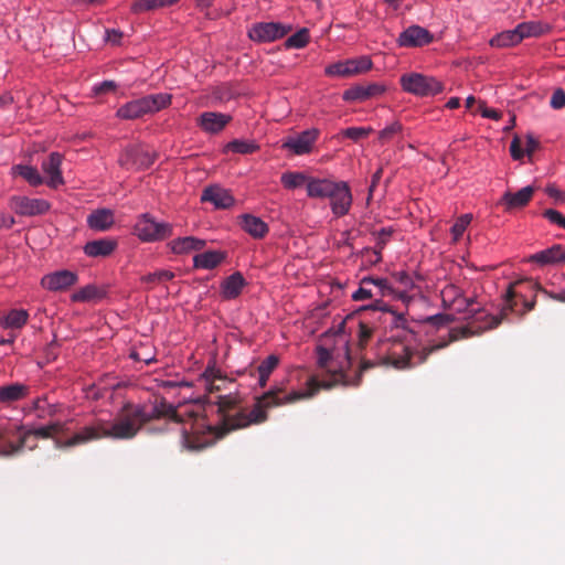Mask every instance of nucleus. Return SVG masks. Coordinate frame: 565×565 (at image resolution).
<instances>
[{"label":"nucleus","instance_id":"nucleus-1","mask_svg":"<svg viewBox=\"0 0 565 565\" xmlns=\"http://www.w3.org/2000/svg\"><path fill=\"white\" fill-rule=\"evenodd\" d=\"M470 312L471 315L467 317L468 323L463 327L452 328L449 331L448 340L427 345L420 351H414L406 343L405 339H399V337L393 339L387 343L386 352L379 362L362 359L359 372L353 379L347 373L352 365L348 345L345 347L343 361L340 363L334 361L331 351L323 347H318V365L329 374V381H317L315 377H311L308 381V391H292L289 393L281 386H274L255 398L256 402L250 411L241 406L238 396L233 394L220 395L215 402L220 416V425L215 427V436L222 438L233 430L263 424L268 419V409L310 398L321 387L330 388L337 384L358 386L361 382L362 373L377 364L391 365L397 370H406L419 365L426 362L431 353L446 348L449 343L484 332V310H471Z\"/></svg>","mask_w":565,"mask_h":565},{"label":"nucleus","instance_id":"nucleus-2","mask_svg":"<svg viewBox=\"0 0 565 565\" xmlns=\"http://www.w3.org/2000/svg\"><path fill=\"white\" fill-rule=\"evenodd\" d=\"M168 417L178 420L174 407L164 398L148 411L143 404L125 403L115 420L94 419L79 428L72 437L57 441L58 447L71 448L99 439L129 440L135 438L148 423Z\"/></svg>","mask_w":565,"mask_h":565},{"label":"nucleus","instance_id":"nucleus-3","mask_svg":"<svg viewBox=\"0 0 565 565\" xmlns=\"http://www.w3.org/2000/svg\"><path fill=\"white\" fill-rule=\"evenodd\" d=\"M29 436L41 439L53 437L47 425L24 430L20 425L0 424V456L9 457L19 454L24 448Z\"/></svg>","mask_w":565,"mask_h":565},{"label":"nucleus","instance_id":"nucleus-4","mask_svg":"<svg viewBox=\"0 0 565 565\" xmlns=\"http://www.w3.org/2000/svg\"><path fill=\"white\" fill-rule=\"evenodd\" d=\"M171 103V95L159 93L126 103L117 109L116 116L124 120H135L154 114Z\"/></svg>","mask_w":565,"mask_h":565},{"label":"nucleus","instance_id":"nucleus-5","mask_svg":"<svg viewBox=\"0 0 565 565\" xmlns=\"http://www.w3.org/2000/svg\"><path fill=\"white\" fill-rule=\"evenodd\" d=\"M399 83L405 92L418 97L435 96L444 90L440 81L420 73L404 74L401 76Z\"/></svg>","mask_w":565,"mask_h":565},{"label":"nucleus","instance_id":"nucleus-6","mask_svg":"<svg viewBox=\"0 0 565 565\" xmlns=\"http://www.w3.org/2000/svg\"><path fill=\"white\" fill-rule=\"evenodd\" d=\"M135 233L143 242L162 241L172 235V225L157 222L150 214H143L135 225Z\"/></svg>","mask_w":565,"mask_h":565},{"label":"nucleus","instance_id":"nucleus-7","mask_svg":"<svg viewBox=\"0 0 565 565\" xmlns=\"http://www.w3.org/2000/svg\"><path fill=\"white\" fill-rule=\"evenodd\" d=\"M156 152L141 145L128 146L119 157V164L126 169L141 170L153 164Z\"/></svg>","mask_w":565,"mask_h":565},{"label":"nucleus","instance_id":"nucleus-8","mask_svg":"<svg viewBox=\"0 0 565 565\" xmlns=\"http://www.w3.org/2000/svg\"><path fill=\"white\" fill-rule=\"evenodd\" d=\"M291 30V25L280 22H258L250 26L248 36L255 42L267 43L284 38Z\"/></svg>","mask_w":565,"mask_h":565},{"label":"nucleus","instance_id":"nucleus-9","mask_svg":"<svg viewBox=\"0 0 565 565\" xmlns=\"http://www.w3.org/2000/svg\"><path fill=\"white\" fill-rule=\"evenodd\" d=\"M9 206L20 216H38L45 214L51 204L44 199H31L23 195H12L9 199Z\"/></svg>","mask_w":565,"mask_h":565},{"label":"nucleus","instance_id":"nucleus-10","mask_svg":"<svg viewBox=\"0 0 565 565\" xmlns=\"http://www.w3.org/2000/svg\"><path fill=\"white\" fill-rule=\"evenodd\" d=\"M320 135L319 129H307L295 137L287 138L282 148L292 151L297 156L310 153Z\"/></svg>","mask_w":565,"mask_h":565},{"label":"nucleus","instance_id":"nucleus-11","mask_svg":"<svg viewBox=\"0 0 565 565\" xmlns=\"http://www.w3.org/2000/svg\"><path fill=\"white\" fill-rule=\"evenodd\" d=\"M328 199H330L331 210L335 216L340 217L349 213L352 204V194L347 182H335L334 189Z\"/></svg>","mask_w":565,"mask_h":565},{"label":"nucleus","instance_id":"nucleus-12","mask_svg":"<svg viewBox=\"0 0 565 565\" xmlns=\"http://www.w3.org/2000/svg\"><path fill=\"white\" fill-rule=\"evenodd\" d=\"M78 281L76 273L63 269L43 276L41 285L50 291H65Z\"/></svg>","mask_w":565,"mask_h":565},{"label":"nucleus","instance_id":"nucleus-13","mask_svg":"<svg viewBox=\"0 0 565 565\" xmlns=\"http://www.w3.org/2000/svg\"><path fill=\"white\" fill-rule=\"evenodd\" d=\"M535 190V186L527 185L516 192L505 191L499 204L502 205L507 212L523 209L532 200Z\"/></svg>","mask_w":565,"mask_h":565},{"label":"nucleus","instance_id":"nucleus-14","mask_svg":"<svg viewBox=\"0 0 565 565\" xmlns=\"http://www.w3.org/2000/svg\"><path fill=\"white\" fill-rule=\"evenodd\" d=\"M232 119L233 117L228 114L204 111L198 117L196 124L204 132L215 135L221 132Z\"/></svg>","mask_w":565,"mask_h":565},{"label":"nucleus","instance_id":"nucleus-15","mask_svg":"<svg viewBox=\"0 0 565 565\" xmlns=\"http://www.w3.org/2000/svg\"><path fill=\"white\" fill-rule=\"evenodd\" d=\"M62 161L63 156L61 153L52 152L49 158L42 162V170L46 174L45 183L51 189H57L65 182L61 170Z\"/></svg>","mask_w":565,"mask_h":565},{"label":"nucleus","instance_id":"nucleus-16","mask_svg":"<svg viewBox=\"0 0 565 565\" xmlns=\"http://www.w3.org/2000/svg\"><path fill=\"white\" fill-rule=\"evenodd\" d=\"M385 92V87L377 83H371L366 85H354L344 90L342 98L345 102H364L370 98L382 95Z\"/></svg>","mask_w":565,"mask_h":565},{"label":"nucleus","instance_id":"nucleus-17","mask_svg":"<svg viewBox=\"0 0 565 565\" xmlns=\"http://www.w3.org/2000/svg\"><path fill=\"white\" fill-rule=\"evenodd\" d=\"M397 41L401 46L405 47L423 46L433 41V35L425 28L412 25L399 34Z\"/></svg>","mask_w":565,"mask_h":565},{"label":"nucleus","instance_id":"nucleus-18","mask_svg":"<svg viewBox=\"0 0 565 565\" xmlns=\"http://www.w3.org/2000/svg\"><path fill=\"white\" fill-rule=\"evenodd\" d=\"M201 201L210 202L216 209H228L235 202L231 192L218 185H211L205 188L202 192Z\"/></svg>","mask_w":565,"mask_h":565},{"label":"nucleus","instance_id":"nucleus-19","mask_svg":"<svg viewBox=\"0 0 565 565\" xmlns=\"http://www.w3.org/2000/svg\"><path fill=\"white\" fill-rule=\"evenodd\" d=\"M117 248V241L105 237L87 242L84 246V253L89 257H107Z\"/></svg>","mask_w":565,"mask_h":565},{"label":"nucleus","instance_id":"nucleus-20","mask_svg":"<svg viewBox=\"0 0 565 565\" xmlns=\"http://www.w3.org/2000/svg\"><path fill=\"white\" fill-rule=\"evenodd\" d=\"M529 262L536 263L541 266L565 262V250L562 245L556 244L531 255Z\"/></svg>","mask_w":565,"mask_h":565},{"label":"nucleus","instance_id":"nucleus-21","mask_svg":"<svg viewBox=\"0 0 565 565\" xmlns=\"http://www.w3.org/2000/svg\"><path fill=\"white\" fill-rule=\"evenodd\" d=\"M29 320V312L24 309H11L7 313L0 311V326L11 332L21 330Z\"/></svg>","mask_w":565,"mask_h":565},{"label":"nucleus","instance_id":"nucleus-22","mask_svg":"<svg viewBox=\"0 0 565 565\" xmlns=\"http://www.w3.org/2000/svg\"><path fill=\"white\" fill-rule=\"evenodd\" d=\"M114 223V212L109 209L95 210L87 216V225L94 231L106 232Z\"/></svg>","mask_w":565,"mask_h":565},{"label":"nucleus","instance_id":"nucleus-23","mask_svg":"<svg viewBox=\"0 0 565 565\" xmlns=\"http://www.w3.org/2000/svg\"><path fill=\"white\" fill-rule=\"evenodd\" d=\"M245 285L246 280L239 271L230 275L221 284L222 298L225 300L236 299Z\"/></svg>","mask_w":565,"mask_h":565},{"label":"nucleus","instance_id":"nucleus-24","mask_svg":"<svg viewBox=\"0 0 565 565\" xmlns=\"http://www.w3.org/2000/svg\"><path fill=\"white\" fill-rule=\"evenodd\" d=\"M239 225L256 239L265 237L269 231L268 225L260 217L252 214H243L239 216Z\"/></svg>","mask_w":565,"mask_h":565},{"label":"nucleus","instance_id":"nucleus-25","mask_svg":"<svg viewBox=\"0 0 565 565\" xmlns=\"http://www.w3.org/2000/svg\"><path fill=\"white\" fill-rule=\"evenodd\" d=\"M29 394V387L22 383H12L0 386V403L11 404L25 398Z\"/></svg>","mask_w":565,"mask_h":565},{"label":"nucleus","instance_id":"nucleus-26","mask_svg":"<svg viewBox=\"0 0 565 565\" xmlns=\"http://www.w3.org/2000/svg\"><path fill=\"white\" fill-rule=\"evenodd\" d=\"M393 234L392 228H382L380 232L374 233L375 235V247L370 248L365 247L361 250V254L364 256L369 253L374 255V259H371V264H377L382 260V250L385 248L387 243L391 241V236Z\"/></svg>","mask_w":565,"mask_h":565},{"label":"nucleus","instance_id":"nucleus-27","mask_svg":"<svg viewBox=\"0 0 565 565\" xmlns=\"http://www.w3.org/2000/svg\"><path fill=\"white\" fill-rule=\"evenodd\" d=\"M335 181L328 179H308L307 193L310 198H328L334 189Z\"/></svg>","mask_w":565,"mask_h":565},{"label":"nucleus","instance_id":"nucleus-28","mask_svg":"<svg viewBox=\"0 0 565 565\" xmlns=\"http://www.w3.org/2000/svg\"><path fill=\"white\" fill-rule=\"evenodd\" d=\"M521 39L537 38L551 31V25L541 21H526L516 25Z\"/></svg>","mask_w":565,"mask_h":565},{"label":"nucleus","instance_id":"nucleus-29","mask_svg":"<svg viewBox=\"0 0 565 565\" xmlns=\"http://www.w3.org/2000/svg\"><path fill=\"white\" fill-rule=\"evenodd\" d=\"M224 258L225 255L223 253L216 250H209L195 255L193 257V264L195 268L213 269L216 266H218Z\"/></svg>","mask_w":565,"mask_h":565},{"label":"nucleus","instance_id":"nucleus-30","mask_svg":"<svg viewBox=\"0 0 565 565\" xmlns=\"http://www.w3.org/2000/svg\"><path fill=\"white\" fill-rule=\"evenodd\" d=\"M106 291L96 285H86L71 296L74 302H88L100 300L105 297Z\"/></svg>","mask_w":565,"mask_h":565},{"label":"nucleus","instance_id":"nucleus-31","mask_svg":"<svg viewBox=\"0 0 565 565\" xmlns=\"http://www.w3.org/2000/svg\"><path fill=\"white\" fill-rule=\"evenodd\" d=\"M12 174L24 179L31 186H39L44 183V178L38 169L32 166L17 164L12 167Z\"/></svg>","mask_w":565,"mask_h":565},{"label":"nucleus","instance_id":"nucleus-32","mask_svg":"<svg viewBox=\"0 0 565 565\" xmlns=\"http://www.w3.org/2000/svg\"><path fill=\"white\" fill-rule=\"evenodd\" d=\"M205 387L210 393L218 392L227 383V379L214 366H207L203 373Z\"/></svg>","mask_w":565,"mask_h":565},{"label":"nucleus","instance_id":"nucleus-33","mask_svg":"<svg viewBox=\"0 0 565 565\" xmlns=\"http://www.w3.org/2000/svg\"><path fill=\"white\" fill-rule=\"evenodd\" d=\"M204 241L195 238L193 236L178 238L171 243L172 250L175 254H183L191 250H200L204 247Z\"/></svg>","mask_w":565,"mask_h":565},{"label":"nucleus","instance_id":"nucleus-34","mask_svg":"<svg viewBox=\"0 0 565 565\" xmlns=\"http://www.w3.org/2000/svg\"><path fill=\"white\" fill-rule=\"evenodd\" d=\"M522 41L520 33L516 31V26L513 30L501 32L490 40L491 46L494 47H508L514 46Z\"/></svg>","mask_w":565,"mask_h":565},{"label":"nucleus","instance_id":"nucleus-35","mask_svg":"<svg viewBox=\"0 0 565 565\" xmlns=\"http://www.w3.org/2000/svg\"><path fill=\"white\" fill-rule=\"evenodd\" d=\"M182 445L189 450H201L210 445L207 437L196 433L190 434L185 429L182 431Z\"/></svg>","mask_w":565,"mask_h":565},{"label":"nucleus","instance_id":"nucleus-36","mask_svg":"<svg viewBox=\"0 0 565 565\" xmlns=\"http://www.w3.org/2000/svg\"><path fill=\"white\" fill-rule=\"evenodd\" d=\"M348 66V75L353 76L362 74L372 68V61L369 56H360L356 58L345 60Z\"/></svg>","mask_w":565,"mask_h":565},{"label":"nucleus","instance_id":"nucleus-37","mask_svg":"<svg viewBox=\"0 0 565 565\" xmlns=\"http://www.w3.org/2000/svg\"><path fill=\"white\" fill-rule=\"evenodd\" d=\"M463 296V291L456 285L449 284L441 290V300L445 308H452Z\"/></svg>","mask_w":565,"mask_h":565},{"label":"nucleus","instance_id":"nucleus-38","mask_svg":"<svg viewBox=\"0 0 565 565\" xmlns=\"http://www.w3.org/2000/svg\"><path fill=\"white\" fill-rule=\"evenodd\" d=\"M258 145L255 141L235 139L227 143L226 149L241 154L254 153L258 150Z\"/></svg>","mask_w":565,"mask_h":565},{"label":"nucleus","instance_id":"nucleus-39","mask_svg":"<svg viewBox=\"0 0 565 565\" xmlns=\"http://www.w3.org/2000/svg\"><path fill=\"white\" fill-rule=\"evenodd\" d=\"M174 278V274L170 270H158L154 273H149L141 277V281L150 286V288L154 285L162 284L169 281Z\"/></svg>","mask_w":565,"mask_h":565},{"label":"nucleus","instance_id":"nucleus-40","mask_svg":"<svg viewBox=\"0 0 565 565\" xmlns=\"http://www.w3.org/2000/svg\"><path fill=\"white\" fill-rule=\"evenodd\" d=\"M281 184L286 189H296L308 182V178L301 172H286L281 175Z\"/></svg>","mask_w":565,"mask_h":565},{"label":"nucleus","instance_id":"nucleus-41","mask_svg":"<svg viewBox=\"0 0 565 565\" xmlns=\"http://www.w3.org/2000/svg\"><path fill=\"white\" fill-rule=\"evenodd\" d=\"M34 409L38 412L39 418L53 417L56 415L58 407L55 404H49L46 398H38L33 403Z\"/></svg>","mask_w":565,"mask_h":565},{"label":"nucleus","instance_id":"nucleus-42","mask_svg":"<svg viewBox=\"0 0 565 565\" xmlns=\"http://www.w3.org/2000/svg\"><path fill=\"white\" fill-rule=\"evenodd\" d=\"M309 42V31L306 28L300 29L286 41L288 49H301Z\"/></svg>","mask_w":565,"mask_h":565},{"label":"nucleus","instance_id":"nucleus-43","mask_svg":"<svg viewBox=\"0 0 565 565\" xmlns=\"http://www.w3.org/2000/svg\"><path fill=\"white\" fill-rule=\"evenodd\" d=\"M373 132L371 127H349L342 130V136L353 141H359Z\"/></svg>","mask_w":565,"mask_h":565},{"label":"nucleus","instance_id":"nucleus-44","mask_svg":"<svg viewBox=\"0 0 565 565\" xmlns=\"http://www.w3.org/2000/svg\"><path fill=\"white\" fill-rule=\"evenodd\" d=\"M472 220V215L471 214H462L461 216H459L457 218V221L455 222V224L452 225L451 227V234L454 236V241H458L463 232L466 231L467 226L470 224Z\"/></svg>","mask_w":565,"mask_h":565},{"label":"nucleus","instance_id":"nucleus-45","mask_svg":"<svg viewBox=\"0 0 565 565\" xmlns=\"http://www.w3.org/2000/svg\"><path fill=\"white\" fill-rule=\"evenodd\" d=\"M162 6L159 0H136L131 4V11L134 13H141L146 11H153L161 9Z\"/></svg>","mask_w":565,"mask_h":565},{"label":"nucleus","instance_id":"nucleus-46","mask_svg":"<svg viewBox=\"0 0 565 565\" xmlns=\"http://www.w3.org/2000/svg\"><path fill=\"white\" fill-rule=\"evenodd\" d=\"M363 284H373L375 287L379 288L381 296H388L394 292L393 287L388 284V280L385 278H373V277H365L362 279Z\"/></svg>","mask_w":565,"mask_h":565},{"label":"nucleus","instance_id":"nucleus-47","mask_svg":"<svg viewBox=\"0 0 565 565\" xmlns=\"http://www.w3.org/2000/svg\"><path fill=\"white\" fill-rule=\"evenodd\" d=\"M279 358L275 354H270L260 364L257 366V373H263L265 375H269L278 366Z\"/></svg>","mask_w":565,"mask_h":565},{"label":"nucleus","instance_id":"nucleus-48","mask_svg":"<svg viewBox=\"0 0 565 565\" xmlns=\"http://www.w3.org/2000/svg\"><path fill=\"white\" fill-rule=\"evenodd\" d=\"M326 74L332 77H349L347 61H339L337 63L328 65L326 67Z\"/></svg>","mask_w":565,"mask_h":565},{"label":"nucleus","instance_id":"nucleus-49","mask_svg":"<svg viewBox=\"0 0 565 565\" xmlns=\"http://www.w3.org/2000/svg\"><path fill=\"white\" fill-rule=\"evenodd\" d=\"M402 131V125L398 121H394L390 126L382 129L379 134V139L382 142L392 140L396 135Z\"/></svg>","mask_w":565,"mask_h":565},{"label":"nucleus","instance_id":"nucleus-50","mask_svg":"<svg viewBox=\"0 0 565 565\" xmlns=\"http://www.w3.org/2000/svg\"><path fill=\"white\" fill-rule=\"evenodd\" d=\"M373 334V328L370 327L367 323L361 321L359 323V332H358V340H359V347L360 349H364L369 342V340L372 338Z\"/></svg>","mask_w":565,"mask_h":565},{"label":"nucleus","instance_id":"nucleus-51","mask_svg":"<svg viewBox=\"0 0 565 565\" xmlns=\"http://www.w3.org/2000/svg\"><path fill=\"white\" fill-rule=\"evenodd\" d=\"M455 321V317L452 315L447 313H437L435 316L427 317L425 319L426 323H429L435 327H444Z\"/></svg>","mask_w":565,"mask_h":565},{"label":"nucleus","instance_id":"nucleus-52","mask_svg":"<svg viewBox=\"0 0 565 565\" xmlns=\"http://www.w3.org/2000/svg\"><path fill=\"white\" fill-rule=\"evenodd\" d=\"M392 278L396 282H398L405 290L411 289L414 286L412 277L404 270L393 273Z\"/></svg>","mask_w":565,"mask_h":565},{"label":"nucleus","instance_id":"nucleus-53","mask_svg":"<svg viewBox=\"0 0 565 565\" xmlns=\"http://www.w3.org/2000/svg\"><path fill=\"white\" fill-rule=\"evenodd\" d=\"M543 216L547 218L551 223L565 228V216L561 214L558 211L553 209L545 210L543 212Z\"/></svg>","mask_w":565,"mask_h":565},{"label":"nucleus","instance_id":"nucleus-54","mask_svg":"<svg viewBox=\"0 0 565 565\" xmlns=\"http://www.w3.org/2000/svg\"><path fill=\"white\" fill-rule=\"evenodd\" d=\"M550 105L554 109H562L565 107V92L562 88H558L553 93Z\"/></svg>","mask_w":565,"mask_h":565},{"label":"nucleus","instance_id":"nucleus-55","mask_svg":"<svg viewBox=\"0 0 565 565\" xmlns=\"http://www.w3.org/2000/svg\"><path fill=\"white\" fill-rule=\"evenodd\" d=\"M524 152L521 148V140L519 137H514L511 141V145H510V153H511V157L514 159V160H520L523 158L524 156Z\"/></svg>","mask_w":565,"mask_h":565},{"label":"nucleus","instance_id":"nucleus-56","mask_svg":"<svg viewBox=\"0 0 565 565\" xmlns=\"http://www.w3.org/2000/svg\"><path fill=\"white\" fill-rule=\"evenodd\" d=\"M365 285L361 281L360 288L352 295L353 300L361 301L372 297L371 289L366 288Z\"/></svg>","mask_w":565,"mask_h":565},{"label":"nucleus","instance_id":"nucleus-57","mask_svg":"<svg viewBox=\"0 0 565 565\" xmlns=\"http://www.w3.org/2000/svg\"><path fill=\"white\" fill-rule=\"evenodd\" d=\"M58 342L56 339L52 340L44 349L45 356L47 360H55L58 354Z\"/></svg>","mask_w":565,"mask_h":565},{"label":"nucleus","instance_id":"nucleus-58","mask_svg":"<svg viewBox=\"0 0 565 565\" xmlns=\"http://www.w3.org/2000/svg\"><path fill=\"white\" fill-rule=\"evenodd\" d=\"M475 300L471 298H466L462 296L456 306H452V309H455L457 312H466L469 311V308L473 305Z\"/></svg>","mask_w":565,"mask_h":565},{"label":"nucleus","instance_id":"nucleus-59","mask_svg":"<svg viewBox=\"0 0 565 565\" xmlns=\"http://www.w3.org/2000/svg\"><path fill=\"white\" fill-rule=\"evenodd\" d=\"M121 36H122V33L118 30H115V29L106 30V41L114 45H117L120 43Z\"/></svg>","mask_w":565,"mask_h":565},{"label":"nucleus","instance_id":"nucleus-60","mask_svg":"<svg viewBox=\"0 0 565 565\" xmlns=\"http://www.w3.org/2000/svg\"><path fill=\"white\" fill-rule=\"evenodd\" d=\"M15 224L13 216L0 211V228H11Z\"/></svg>","mask_w":565,"mask_h":565},{"label":"nucleus","instance_id":"nucleus-61","mask_svg":"<svg viewBox=\"0 0 565 565\" xmlns=\"http://www.w3.org/2000/svg\"><path fill=\"white\" fill-rule=\"evenodd\" d=\"M539 141L532 135L526 136L525 153L527 156H531L539 148Z\"/></svg>","mask_w":565,"mask_h":565},{"label":"nucleus","instance_id":"nucleus-62","mask_svg":"<svg viewBox=\"0 0 565 565\" xmlns=\"http://www.w3.org/2000/svg\"><path fill=\"white\" fill-rule=\"evenodd\" d=\"M383 174V169L380 168L375 171V173L372 175V181L369 186V200L372 198L374 189L376 188L377 183L380 182Z\"/></svg>","mask_w":565,"mask_h":565},{"label":"nucleus","instance_id":"nucleus-63","mask_svg":"<svg viewBox=\"0 0 565 565\" xmlns=\"http://www.w3.org/2000/svg\"><path fill=\"white\" fill-rule=\"evenodd\" d=\"M66 425L67 423H62V422H54V423H51L49 424V429L51 431V434L53 436L57 435V434H63L66 431Z\"/></svg>","mask_w":565,"mask_h":565},{"label":"nucleus","instance_id":"nucleus-64","mask_svg":"<svg viewBox=\"0 0 565 565\" xmlns=\"http://www.w3.org/2000/svg\"><path fill=\"white\" fill-rule=\"evenodd\" d=\"M116 88V83L113 81H105L95 88L96 93H106Z\"/></svg>","mask_w":565,"mask_h":565}]
</instances>
